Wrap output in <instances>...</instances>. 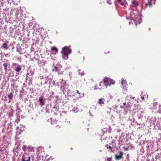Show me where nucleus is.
<instances>
[{
  "mask_svg": "<svg viewBox=\"0 0 161 161\" xmlns=\"http://www.w3.org/2000/svg\"><path fill=\"white\" fill-rule=\"evenodd\" d=\"M146 143V151L148 154L151 153L152 152L154 151V143L151 141H147Z\"/></svg>",
  "mask_w": 161,
  "mask_h": 161,
  "instance_id": "obj_1",
  "label": "nucleus"
},
{
  "mask_svg": "<svg viewBox=\"0 0 161 161\" xmlns=\"http://www.w3.org/2000/svg\"><path fill=\"white\" fill-rule=\"evenodd\" d=\"M53 78V77L51 75H45V80L44 78H42L41 79V85H44L48 83L50 85L51 84V82Z\"/></svg>",
  "mask_w": 161,
  "mask_h": 161,
  "instance_id": "obj_2",
  "label": "nucleus"
},
{
  "mask_svg": "<svg viewBox=\"0 0 161 161\" xmlns=\"http://www.w3.org/2000/svg\"><path fill=\"white\" fill-rule=\"evenodd\" d=\"M22 65H20L16 63H13L11 65V67L16 73V74L19 75L22 69Z\"/></svg>",
  "mask_w": 161,
  "mask_h": 161,
  "instance_id": "obj_3",
  "label": "nucleus"
},
{
  "mask_svg": "<svg viewBox=\"0 0 161 161\" xmlns=\"http://www.w3.org/2000/svg\"><path fill=\"white\" fill-rule=\"evenodd\" d=\"M15 16L17 21H20L21 23L24 20V17L22 13V10L21 9L17 10L16 11Z\"/></svg>",
  "mask_w": 161,
  "mask_h": 161,
  "instance_id": "obj_4",
  "label": "nucleus"
},
{
  "mask_svg": "<svg viewBox=\"0 0 161 161\" xmlns=\"http://www.w3.org/2000/svg\"><path fill=\"white\" fill-rule=\"evenodd\" d=\"M103 83L104 85L106 86H110L111 85L114 84L115 81L111 78L105 77L104 78Z\"/></svg>",
  "mask_w": 161,
  "mask_h": 161,
  "instance_id": "obj_5",
  "label": "nucleus"
},
{
  "mask_svg": "<svg viewBox=\"0 0 161 161\" xmlns=\"http://www.w3.org/2000/svg\"><path fill=\"white\" fill-rule=\"evenodd\" d=\"M138 13L136 11H130V19L134 20V21H136L138 19Z\"/></svg>",
  "mask_w": 161,
  "mask_h": 161,
  "instance_id": "obj_6",
  "label": "nucleus"
},
{
  "mask_svg": "<svg viewBox=\"0 0 161 161\" xmlns=\"http://www.w3.org/2000/svg\"><path fill=\"white\" fill-rule=\"evenodd\" d=\"M57 84V85L60 87V89L61 87H64L67 84L66 80L63 79L59 80Z\"/></svg>",
  "mask_w": 161,
  "mask_h": 161,
  "instance_id": "obj_7",
  "label": "nucleus"
},
{
  "mask_svg": "<svg viewBox=\"0 0 161 161\" xmlns=\"http://www.w3.org/2000/svg\"><path fill=\"white\" fill-rule=\"evenodd\" d=\"M121 84L122 86L121 87L123 88V91L124 92H126L127 90V84L125 80H124L123 78H122L121 79Z\"/></svg>",
  "mask_w": 161,
  "mask_h": 161,
  "instance_id": "obj_8",
  "label": "nucleus"
},
{
  "mask_svg": "<svg viewBox=\"0 0 161 161\" xmlns=\"http://www.w3.org/2000/svg\"><path fill=\"white\" fill-rule=\"evenodd\" d=\"M25 126L20 125V126H17L16 128L17 130L16 132L17 135L20 134L23 130H24Z\"/></svg>",
  "mask_w": 161,
  "mask_h": 161,
  "instance_id": "obj_9",
  "label": "nucleus"
},
{
  "mask_svg": "<svg viewBox=\"0 0 161 161\" xmlns=\"http://www.w3.org/2000/svg\"><path fill=\"white\" fill-rule=\"evenodd\" d=\"M115 159L119 160L123 158V152H119L118 154H115Z\"/></svg>",
  "mask_w": 161,
  "mask_h": 161,
  "instance_id": "obj_10",
  "label": "nucleus"
},
{
  "mask_svg": "<svg viewBox=\"0 0 161 161\" xmlns=\"http://www.w3.org/2000/svg\"><path fill=\"white\" fill-rule=\"evenodd\" d=\"M69 85L66 84L64 87H61V90L64 92V93L67 92V93H69L70 92V90L68 88Z\"/></svg>",
  "mask_w": 161,
  "mask_h": 161,
  "instance_id": "obj_11",
  "label": "nucleus"
},
{
  "mask_svg": "<svg viewBox=\"0 0 161 161\" xmlns=\"http://www.w3.org/2000/svg\"><path fill=\"white\" fill-rule=\"evenodd\" d=\"M72 50L68 46H65L63 47L61 52H64L66 53L70 54L71 53Z\"/></svg>",
  "mask_w": 161,
  "mask_h": 161,
  "instance_id": "obj_12",
  "label": "nucleus"
},
{
  "mask_svg": "<svg viewBox=\"0 0 161 161\" xmlns=\"http://www.w3.org/2000/svg\"><path fill=\"white\" fill-rule=\"evenodd\" d=\"M30 157L28 155L25 154H24L22 159V161H30Z\"/></svg>",
  "mask_w": 161,
  "mask_h": 161,
  "instance_id": "obj_13",
  "label": "nucleus"
},
{
  "mask_svg": "<svg viewBox=\"0 0 161 161\" xmlns=\"http://www.w3.org/2000/svg\"><path fill=\"white\" fill-rule=\"evenodd\" d=\"M8 42H4L3 44V45L0 47L1 49H4V50H8Z\"/></svg>",
  "mask_w": 161,
  "mask_h": 161,
  "instance_id": "obj_14",
  "label": "nucleus"
},
{
  "mask_svg": "<svg viewBox=\"0 0 161 161\" xmlns=\"http://www.w3.org/2000/svg\"><path fill=\"white\" fill-rule=\"evenodd\" d=\"M105 100L104 98H100L98 101V103L101 106H103L104 105Z\"/></svg>",
  "mask_w": 161,
  "mask_h": 161,
  "instance_id": "obj_15",
  "label": "nucleus"
},
{
  "mask_svg": "<svg viewBox=\"0 0 161 161\" xmlns=\"http://www.w3.org/2000/svg\"><path fill=\"white\" fill-rule=\"evenodd\" d=\"M61 53L62 54V57L63 59L67 60L68 58V54H69V53H66L64 52H61Z\"/></svg>",
  "mask_w": 161,
  "mask_h": 161,
  "instance_id": "obj_16",
  "label": "nucleus"
},
{
  "mask_svg": "<svg viewBox=\"0 0 161 161\" xmlns=\"http://www.w3.org/2000/svg\"><path fill=\"white\" fill-rule=\"evenodd\" d=\"M20 113L21 112H16L17 119L15 121V123H18V122L19 121L20 119Z\"/></svg>",
  "mask_w": 161,
  "mask_h": 161,
  "instance_id": "obj_17",
  "label": "nucleus"
},
{
  "mask_svg": "<svg viewBox=\"0 0 161 161\" xmlns=\"http://www.w3.org/2000/svg\"><path fill=\"white\" fill-rule=\"evenodd\" d=\"M39 104L41 106H42L45 104L44 100L43 98L41 97H40L39 98Z\"/></svg>",
  "mask_w": 161,
  "mask_h": 161,
  "instance_id": "obj_18",
  "label": "nucleus"
},
{
  "mask_svg": "<svg viewBox=\"0 0 161 161\" xmlns=\"http://www.w3.org/2000/svg\"><path fill=\"white\" fill-rule=\"evenodd\" d=\"M131 2L133 6L136 7L139 5L138 2L136 0H132Z\"/></svg>",
  "mask_w": 161,
  "mask_h": 161,
  "instance_id": "obj_19",
  "label": "nucleus"
},
{
  "mask_svg": "<svg viewBox=\"0 0 161 161\" xmlns=\"http://www.w3.org/2000/svg\"><path fill=\"white\" fill-rule=\"evenodd\" d=\"M144 152V147L143 146H141V147L138 150V152L139 154L142 155Z\"/></svg>",
  "mask_w": 161,
  "mask_h": 161,
  "instance_id": "obj_20",
  "label": "nucleus"
},
{
  "mask_svg": "<svg viewBox=\"0 0 161 161\" xmlns=\"http://www.w3.org/2000/svg\"><path fill=\"white\" fill-rule=\"evenodd\" d=\"M54 69H53V71L55 70V71H56L59 74H63V72L62 71H60V69L58 68V67L56 66H55L54 67Z\"/></svg>",
  "mask_w": 161,
  "mask_h": 161,
  "instance_id": "obj_21",
  "label": "nucleus"
},
{
  "mask_svg": "<svg viewBox=\"0 0 161 161\" xmlns=\"http://www.w3.org/2000/svg\"><path fill=\"white\" fill-rule=\"evenodd\" d=\"M123 137L120 136L119 137V144L120 145H123L124 143V141L123 140Z\"/></svg>",
  "mask_w": 161,
  "mask_h": 161,
  "instance_id": "obj_22",
  "label": "nucleus"
},
{
  "mask_svg": "<svg viewBox=\"0 0 161 161\" xmlns=\"http://www.w3.org/2000/svg\"><path fill=\"white\" fill-rule=\"evenodd\" d=\"M47 61L42 59L40 61L39 64L40 66H42L45 65Z\"/></svg>",
  "mask_w": 161,
  "mask_h": 161,
  "instance_id": "obj_23",
  "label": "nucleus"
},
{
  "mask_svg": "<svg viewBox=\"0 0 161 161\" xmlns=\"http://www.w3.org/2000/svg\"><path fill=\"white\" fill-rule=\"evenodd\" d=\"M9 65V64L8 63H5L3 64V66L4 67V69L5 72L8 71L7 67Z\"/></svg>",
  "mask_w": 161,
  "mask_h": 161,
  "instance_id": "obj_24",
  "label": "nucleus"
},
{
  "mask_svg": "<svg viewBox=\"0 0 161 161\" xmlns=\"http://www.w3.org/2000/svg\"><path fill=\"white\" fill-rule=\"evenodd\" d=\"M52 113L54 115H57L58 114L60 113V112L56 109H52Z\"/></svg>",
  "mask_w": 161,
  "mask_h": 161,
  "instance_id": "obj_25",
  "label": "nucleus"
},
{
  "mask_svg": "<svg viewBox=\"0 0 161 161\" xmlns=\"http://www.w3.org/2000/svg\"><path fill=\"white\" fill-rule=\"evenodd\" d=\"M16 106L17 109L16 110V112H21V111L20 110V108L19 106V103H16Z\"/></svg>",
  "mask_w": 161,
  "mask_h": 161,
  "instance_id": "obj_26",
  "label": "nucleus"
},
{
  "mask_svg": "<svg viewBox=\"0 0 161 161\" xmlns=\"http://www.w3.org/2000/svg\"><path fill=\"white\" fill-rule=\"evenodd\" d=\"M72 111L76 113L79 111V109L77 106H74L72 108Z\"/></svg>",
  "mask_w": 161,
  "mask_h": 161,
  "instance_id": "obj_27",
  "label": "nucleus"
},
{
  "mask_svg": "<svg viewBox=\"0 0 161 161\" xmlns=\"http://www.w3.org/2000/svg\"><path fill=\"white\" fill-rule=\"evenodd\" d=\"M153 3L148 1V2L145 4V7H147L149 6V7H151L152 6Z\"/></svg>",
  "mask_w": 161,
  "mask_h": 161,
  "instance_id": "obj_28",
  "label": "nucleus"
},
{
  "mask_svg": "<svg viewBox=\"0 0 161 161\" xmlns=\"http://www.w3.org/2000/svg\"><path fill=\"white\" fill-rule=\"evenodd\" d=\"M8 97L9 98L10 100L9 102H10L11 100L13 98V94L12 93H10L8 95Z\"/></svg>",
  "mask_w": 161,
  "mask_h": 161,
  "instance_id": "obj_29",
  "label": "nucleus"
},
{
  "mask_svg": "<svg viewBox=\"0 0 161 161\" xmlns=\"http://www.w3.org/2000/svg\"><path fill=\"white\" fill-rule=\"evenodd\" d=\"M27 149L29 152H33L34 151V149L33 147L31 146H28L27 147Z\"/></svg>",
  "mask_w": 161,
  "mask_h": 161,
  "instance_id": "obj_30",
  "label": "nucleus"
},
{
  "mask_svg": "<svg viewBox=\"0 0 161 161\" xmlns=\"http://www.w3.org/2000/svg\"><path fill=\"white\" fill-rule=\"evenodd\" d=\"M59 108L58 106H57L56 104L54 105V107H53V108L52 109H56L57 110H58Z\"/></svg>",
  "mask_w": 161,
  "mask_h": 161,
  "instance_id": "obj_31",
  "label": "nucleus"
},
{
  "mask_svg": "<svg viewBox=\"0 0 161 161\" xmlns=\"http://www.w3.org/2000/svg\"><path fill=\"white\" fill-rule=\"evenodd\" d=\"M51 50L52 51H56V53L58 52V49L55 47H52Z\"/></svg>",
  "mask_w": 161,
  "mask_h": 161,
  "instance_id": "obj_32",
  "label": "nucleus"
},
{
  "mask_svg": "<svg viewBox=\"0 0 161 161\" xmlns=\"http://www.w3.org/2000/svg\"><path fill=\"white\" fill-rule=\"evenodd\" d=\"M17 51L20 54H22L23 53L22 52V49L21 48H17Z\"/></svg>",
  "mask_w": 161,
  "mask_h": 161,
  "instance_id": "obj_33",
  "label": "nucleus"
},
{
  "mask_svg": "<svg viewBox=\"0 0 161 161\" xmlns=\"http://www.w3.org/2000/svg\"><path fill=\"white\" fill-rule=\"evenodd\" d=\"M137 117L138 119H141L143 117V115L140 114H138Z\"/></svg>",
  "mask_w": 161,
  "mask_h": 161,
  "instance_id": "obj_34",
  "label": "nucleus"
},
{
  "mask_svg": "<svg viewBox=\"0 0 161 161\" xmlns=\"http://www.w3.org/2000/svg\"><path fill=\"white\" fill-rule=\"evenodd\" d=\"M22 149L25 152L27 150V146H26L25 145L24 146L22 147Z\"/></svg>",
  "mask_w": 161,
  "mask_h": 161,
  "instance_id": "obj_35",
  "label": "nucleus"
},
{
  "mask_svg": "<svg viewBox=\"0 0 161 161\" xmlns=\"http://www.w3.org/2000/svg\"><path fill=\"white\" fill-rule=\"evenodd\" d=\"M80 70H78V73L80 75H81V76H82L85 74V73L83 72H80Z\"/></svg>",
  "mask_w": 161,
  "mask_h": 161,
  "instance_id": "obj_36",
  "label": "nucleus"
},
{
  "mask_svg": "<svg viewBox=\"0 0 161 161\" xmlns=\"http://www.w3.org/2000/svg\"><path fill=\"white\" fill-rule=\"evenodd\" d=\"M121 0H117L116 1H115L114 2V3H115V6H116V3H119L120 2H121Z\"/></svg>",
  "mask_w": 161,
  "mask_h": 161,
  "instance_id": "obj_37",
  "label": "nucleus"
},
{
  "mask_svg": "<svg viewBox=\"0 0 161 161\" xmlns=\"http://www.w3.org/2000/svg\"><path fill=\"white\" fill-rule=\"evenodd\" d=\"M158 113L161 114V105L159 106V109L158 110Z\"/></svg>",
  "mask_w": 161,
  "mask_h": 161,
  "instance_id": "obj_38",
  "label": "nucleus"
},
{
  "mask_svg": "<svg viewBox=\"0 0 161 161\" xmlns=\"http://www.w3.org/2000/svg\"><path fill=\"white\" fill-rule=\"evenodd\" d=\"M107 148H108L110 150H112V149L113 148V147H111V146H108V145H107Z\"/></svg>",
  "mask_w": 161,
  "mask_h": 161,
  "instance_id": "obj_39",
  "label": "nucleus"
},
{
  "mask_svg": "<svg viewBox=\"0 0 161 161\" xmlns=\"http://www.w3.org/2000/svg\"><path fill=\"white\" fill-rule=\"evenodd\" d=\"M107 3L109 5H111L112 4V2L111 0H107Z\"/></svg>",
  "mask_w": 161,
  "mask_h": 161,
  "instance_id": "obj_40",
  "label": "nucleus"
},
{
  "mask_svg": "<svg viewBox=\"0 0 161 161\" xmlns=\"http://www.w3.org/2000/svg\"><path fill=\"white\" fill-rule=\"evenodd\" d=\"M107 160L108 161H112V158L109 157L107 158Z\"/></svg>",
  "mask_w": 161,
  "mask_h": 161,
  "instance_id": "obj_41",
  "label": "nucleus"
},
{
  "mask_svg": "<svg viewBox=\"0 0 161 161\" xmlns=\"http://www.w3.org/2000/svg\"><path fill=\"white\" fill-rule=\"evenodd\" d=\"M119 3L121 6H125V3H124V2H121Z\"/></svg>",
  "mask_w": 161,
  "mask_h": 161,
  "instance_id": "obj_42",
  "label": "nucleus"
},
{
  "mask_svg": "<svg viewBox=\"0 0 161 161\" xmlns=\"http://www.w3.org/2000/svg\"><path fill=\"white\" fill-rule=\"evenodd\" d=\"M156 0H148V1L149 2H150L153 3L155 2Z\"/></svg>",
  "mask_w": 161,
  "mask_h": 161,
  "instance_id": "obj_43",
  "label": "nucleus"
},
{
  "mask_svg": "<svg viewBox=\"0 0 161 161\" xmlns=\"http://www.w3.org/2000/svg\"><path fill=\"white\" fill-rule=\"evenodd\" d=\"M89 115L91 116L92 117H93V115L91 113L90 111H89Z\"/></svg>",
  "mask_w": 161,
  "mask_h": 161,
  "instance_id": "obj_44",
  "label": "nucleus"
},
{
  "mask_svg": "<svg viewBox=\"0 0 161 161\" xmlns=\"http://www.w3.org/2000/svg\"><path fill=\"white\" fill-rule=\"evenodd\" d=\"M33 45H32V46H31V51L32 52V51H35V50H34V48H33Z\"/></svg>",
  "mask_w": 161,
  "mask_h": 161,
  "instance_id": "obj_45",
  "label": "nucleus"
},
{
  "mask_svg": "<svg viewBox=\"0 0 161 161\" xmlns=\"http://www.w3.org/2000/svg\"><path fill=\"white\" fill-rule=\"evenodd\" d=\"M80 97H83L84 96V93H82V94L80 93Z\"/></svg>",
  "mask_w": 161,
  "mask_h": 161,
  "instance_id": "obj_46",
  "label": "nucleus"
},
{
  "mask_svg": "<svg viewBox=\"0 0 161 161\" xmlns=\"http://www.w3.org/2000/svg\"><path fill=\"white\" fill-rule=\"evenodd\" d=\"M53 158L51 157H50L47 159V160H52Z\"/></svg>",
  "mask_w": 161,
  "mask_h": 161,
  "instance_id": "obj_47",
  "label": "nucleus"
},
{
  "mask_svg": "<svg viewBox=\"0 0 161 161\" xmlns=\"http://www.w3.org/2000/svg\"><path fill=\"white\" fill-rule=\"evenodd\" d=\"M94 89V90H97V89H98V88H97V85H95Z\"/></svg>",
  "mask_w": 161,
  "mask_h": 161,
  "instance_id": "obj_48",
  "label": "nucleus"
},
{
  "mask_svg": "<svg viewBox=\"0 0 161 161\" xmlns=\"http://www.w3.org/2000/svg\"><path fill=\"white\" fill-rule=\"evenodd\" d=\"M11 81H12V83L13 82L14 83V82H15V80H14V79H12V80Z\"/></svg>",
  "mask_w": 161,
  "mask_h": 161,
  "instance_id": "obj_49",
  "label": "nucleus"
},
{
  "mask_svg": "<svg viewBox=\"0 0 161 161\" xmlns=\"http://www.w3.org/2000/svg\"><path fill=\"white\" fill-rule=\"evenodd\" d=\"M141 99H142V100H144V97L143 96V95H142V96H141Z\"/></svg>",
  "mask_w": 161,
  "mask_h": 161,
  "instance_id": "obj_50",
  "label": "nucleus"
},
{
  "mask_svg": "<svg viewBox=\"0 0 161 161\" xmlns=\"http://www.w3.org/2000/svg\"><path fill=\"white\" fill-rule=\"evenodd\" d=\"M76 92L78 93V94H80V92L78 90H77V91H76Z\"/></svg>",
  "mask_w": 161,
  "mask_h": 161,
  "instance_id": "obj_51",
  "label": "nucleus"
},
{
  "mask_svg": "<svg viewBox=\"0 0 161 161\" xmlns=\"http://www.w3.org/2000/svg\"><path fill=\"white\" fill-rule=\"evenodd\" d=\"M142 22V20H140V21H139L138 22V23H139V24H140Z\"/></svg>",
  "mask_w": 161,
  "mask_h": 161,
  "instance_id": "obj_52",
  "label": "nucleus"
},
{
  "mask_svg": "<svg viewBox=\"0 0 161 161\" xmlns=\"http://www.w3.org/2000/svg\"><path fill=\"white\" fill-rule=\"evenodd\" d=\"M17 59L19 60H20L21 59V58L20 57H19L17 58Z\"/></svg>",
  "mask_w": 161,
  "mask_h": 161,
  "instance_id": "obj_53",
  "label": "nucleus"
},
{
  "mask_svg": "<svg viewBox=\"0 0 161 161\" xmlns=\"http://www.w3.org/2000/svg\"><path fill=\"white\" fill-rule=\"evenodd\" d=\"M157 103H154V106L155 107V105H156L157 104Z\"/></svg>",
  "mask_w": 161,
  "mask_h": 161,
  "instance_id": "obj_54",
  "label": "nucleus"
},
{
  "mask_svg": "<svg viewBox=\"0 0 161 161\" xmlns=\"http://www.w3.org/2000/svg\"><path fill=\"white\" fill-rule=\"evenodd\" d=\"M136 124L137 125H141V124L138 123L137 122H136Z\"/></svg>",
  "mask_w": 161,
  "mask_h": 161,
  "instance_id": "obj_55",
  "label": "nucleus"
},
{
  "mask_svg": "<svg viewBox=\"0 0 161 161\" xmlns=\"http://www.w3.org/2000/svg\"><path fill=\"white\" fill-rule=\"evenodd\" d=\"M120 107L121 108H123L124 107V106H122V105H121L120 106Z\"/></svg>",
  "mask_w": 161,
  "mask_h": 161,
  "instance_id": "obj_56",
  "label": "nucleus"
},
{
  "mask_svg": "<svg viewBox=\"0 0 161 161\" xmlns=\"http://www.w3.org/2000/svg\"><path fill=\"white\" fill-rule=\"evenodd\" d=\"M102 83V82H101L99 84V85L100 86H101V84Z\"/></svg>",
  "mask_w": 161,
  "mask_h": 161,
  "instance_id": "obj_57",
  "label": "nucleus"
},
{
  "mask_svg": "<svg viewBox=\"0 0 161 161\" xmlns=\"http://www.w3.org/2000/svg\"><path fill=\"white\" fill-rule=\"evenodd\" d=\"M126 103H123V104L124 105V106H125L126 105Z\"/></svg>",
  "mask_w": 161,
  "mask_h": 161,
  "instance_id": "obj_58",
  "label": "nucleus"
},
{
  "mask_svg": "<svg viewBox=\"0 0 161 161\" xmlns=\"http://www.w3.org/2000/svg\"><path fill=\"white\" fill-rule=\"evenodd\" d=\"M52 118H50V121L51 122H52Z\"/></svg>",
  "mask_w": 161,
  "mask_h": 161,
  "instance_id": "obj_59",
  "label": "nucleus"
},
{
  "mask_svg": "<svg viewBox=\"0 0 161 161\" xmlns=\"http://www.w3.org/2000/svg\"><path fill=\"white\" fill-rule=\"evenodd\" d=\"M39 148H42V149H43V148H42V147H38V149H37V151H38V150H39L38 149H39Z\"/></svg>",
  "mask_w": 161,
  "mask_h": 161,
  "instance_id": "obj_60",
  "label": "nucleus"
},
{
  "mask_svg": "<svg viewBox=\"0 0 161 161\" xmlns=\"http://www.w3.org/2000/svg\"><path fill=\"white\" fill-rule=\"evenodd\" d=\"M135 25H137V23L136 22H135Z\"/></svg>",
  "mask_w": 161,
  "mask_h": 161,
  "instance_id": "obj_61",
  "label": "nucleus"
},
{
  "mask_svg": "<svg viewBox=\"0 0 161 161\" xmlns=\"http://www.w3.org/2000/svg\"><path fill=\"white\" fill-rule=\"evenodd\" d=\"M131 24V22H129V24L130 25V24Z\"/></svg>",
  "mask_w": 161,
  "mask_h": 161,
  "instance_id": "obj_62",
  "label": "nucleus"
},
{
  "mask_svg": "<svg viewBox=\"0 0 161 161\" xmlns=\"http://www.w3.org/2000/svg\"><path fill=\"white\" fill-rule=\"evenodd\" d=\"M65 113V111H62V113Z\"/></svg>",
  "mask_w": 161,
  "mask_h": 161,
  "instance_id": "obj_63",
  "label": "nucleus"
},
{
  "mask_svg": "<svg viewBox=\"0 0 161 161\" xmlns=\"http://www.w3.org/2000/svg\"><path fill=\"white\" fill-rule=\"evenodd\" d=\"M35 25H33V27H34V29H35L34 28H35Z\"/></svg>",
  "mask_w": 161,
  "mask_h": 161,
  "instance_id": "obj_64",
  "label": "nucleus"
}]
</instances>
